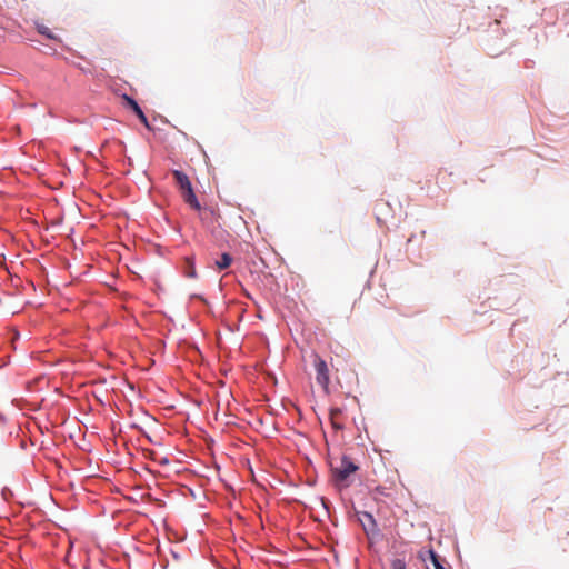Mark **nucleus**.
<instances>
[{"label":"nucleus","instance_id":"obj_1","mask_svg":"<svg viewBox=\"0 0 569 569\" xmlns=\"http://www.w3.org/2000/svg\"><path fill=\"white\" fill-rule=\"evenodd\" d=\"M358 470V466L355 465L347 456L341 458L339 466L331 465V472L335 482L339 486L347 487L349 485V477Z\"/></svg>","mask_w":569,"mask_h":569},{"label":"nucleus","instance_id":"obj_2","mask_svg":"<svg viewBox=\"0 0 569 569\" xmlns=\"http://www.w3.org/2000/svg\"><path fill=\"white\" fill-rule=\"evenodd\" d=\"M313 366L316 369V380L323 388L328 389L330 378L327 362L317 353L312 355Z\"/></svg>","mask_w":569,"mask_h":569},{"label":"nucleus","instance_id":"obj_3","mask_svg":"<svg viewBox=\"0 0 569 569\" xmlns=\"http://www.w3.org/2000/svg\"><path fill=\"white\" fill-rule=\"evenodd\" d=\"M123 99H124L127 106L132 109V111L137 114V117L144 124V127L150 129L149 121H148L146 114L143 113L142 109L137 103V101L128 96H124Z\"/></svg>","mask_w":569,"mask_h":569},{"label":"nucleus","instance_id":"obj_4","mask_svg":"<svg viewBox=\"0 0 569 569\" xmlns=\"http://www.w3.org/2000/svg\"><path fill=\"white\" fill-rule=\"evenodd\" d=\"M181 197L183 198L184 202L188 203L193 210H201V206L193 192L192 186L182 191Z\"/></svg>","mask_w":569,"mask_h":569},{"label":"nucleus","instance_id":"obj_5","mask_svg":"<svg viewBox=\"0 0 569 569\" xmlns=\"http://www.w3.org/2000/svg\"><path fill=\"white\" fill-rule=\"evenodd\" d=\"M173 177L176 180V183L178 184L180 192L187 190V188L191 187V182L189 180V177L179 170L173 171Z\"/></svg>","mask_w":569,"mask_h":569},{"label":"nucleus","instance_id":"obj_6","mask_svg":"<svg viewBox=\"0 0 569 569\" xmlns=\"http://www.w3.org/2000/svg\"><path fill=\"white\" fill-rule=\"evenodd\" d=\"M361 522L363 526V529L366 532L375 531L376 529V521L371 513L369 512H362L361 513Z\"/></svg>","mask_w":569,"mask_h":569},{"label":"nucleus","instance_id":"obj_7","mask_svg":"<svg viewBox=\"0 0 569 569\" xmlns=\"http://www.w3.org/2000/svg\"><path fill=\"white\" fill-rule=\"evenodd\" d=\"M341 415H342L341 409H339V408L330 409V420H331L332 427L335 429H342V425L339 422V417Z\"/></svg>","mask_w":569,"mask_h":569},{"label":"nucleus","instance_id":"obj_8","mask_svg":"<svg viewBox=\"0 0 569 569\" xmlns=\"http://www.w3.org/2000/svg\"><path fill=\"white\" fill-rule=\"evenodd\" d=\"M232 257L229 253L224 252L222 253L221 258L216 261V266L219 270H224L230 267Z\"/></svg>","mask_w":569,"mask_h":569},{"label":"nucleus","instance_id":"obj_9","mask_svg":"<svg viewBox=\"0 0 569 569\" xmlns=\"http://www.w3.org/2000/svg\"><path fill=\"white\" fill-rule=\"evenodd\" d=\"M187 263H188V271H187V277L189 278H196L197 277V272H196V268H194V262L191 258H187Z\"/></svg>","mask_w":569,"mask_h":569},{"label":"nucleus","instance_id":"obj_10","mask_svg":"<svg viewBox=\"0 0 569 569\" xmlns=\"http://www.w3.org/2000/svg\"><path fill=\"white\" fill-rule=\"evenodd\" d=\"M429 553L435 569H446L445 566L440 562L439 557L435 551L430 550Z\"/></svg>","mask_w":569,"mask_h":569},{"label":"nucleus","instance_id":"obj_11","mask_svg":"<svg viewBox=\"0 0 569 569\" xmlns=\"http://www.w3.org/2000/svg\"><path fill=\"white\" fill-rule=\"evenodd\" d=\"M391 569H406V562L402 559H395L391 562Z\"/></svg>","mask_w":569,"mask_h":569},{"label":"nucleus","instance_id":"obj_12","mask_svg":"<svg viewBox=\"0 0 569 569\" xmlns=\"http://www.w3.org/2000/svg\"><path fill=\"white\" fill-rule=\"evenodd\" d=\"M39 32L41 34L47 36L48 38H51V39L53 38V36L49 31V28H47V27H43V26L39 27Z\"/></svg>","mask_w":569,"mask_h":569}]
</instances>
